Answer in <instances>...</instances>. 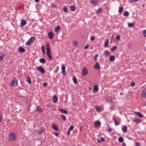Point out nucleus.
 <instances>
[{
    "mask_svg": "<svg viewBox=\"0 0 146 146\" xmlns=\"http://www.w3.org/2000/svg\"><path fill=\"white\" fill-rule=\"evenodd\" d=\"M16 139L15 134L13 132H11L9 134V140L13 141Z\"/></svg>",
    "mask_w": 146,
    "mask_h": 146,
    "instance_id": "3",
    "label": "nucleus"
},
{
    "mask_svg": "<svg viewBox=\"0 0 146 146\" xmlns=\"http://www.w3.org/2000/svg\"><path fill=\"white\" fill-rule=\"evenodd\" d=\"M82 72L83 76H86L88 74V71L87 68L85 67H83L82 70Z\"/></svg>",
    "mask_w": 146,
    "mask_h": 146,
    "instance_id": "5",
    "label": "nucleus"
},
{
    "mask_svg": "<svg viewBox=\"0 0 146 146\" xmlns=\"http://www.w3.org/2000/svg\"><path fill=\"white\" fill-rule=\"evenodd\" d=\"M52 128L55 131H57L58 130V127L55 124H54L52 125Z\"/></svg>",
    "mask_w": 146,
    "mask_h": 146,
    "instance_id": "25",
    "label": "nucleus"
},
{
    "mask_svg": "<svg viewBox=\"0 0 146 146\" xmlns=\"http://www.w3.org/2000/svg\"><path fill=\"white\" fill-rule=\"evenodd\" d=\"M142 96L143 97H146V88H145L142 91Z\"/></svg>",
    "mask_w": 146,
    "mask_h": 146,
    "instance_id": "16",
    "label": "nucleus"
},
{
    "mask_svg": "<svg viewBox=\"0 0 146 146\" xmlns=\"http://www.w3.org/2000/svg\"><path fill=\"white\" fill-rule=\"evenodd\" d=\"M39 61L40 63L43 64L44 63L46 62V60L44 58L40 59Z\"/></svg>",
    "mask_w": 146,
    "mask_h": 146,
    "instance_id": "28",
    "label": "nucleus"
},
{
    "mask_svg": "<svg viewBox=\"0 0 146 146\" xmlns=\"http://www.w3.org/2000/svg\"><path fill=\"white\" fill-rule=\"evenodd\" d=\"M109 39L107 38L106 39L104 44V47H108V45L109 43Z\"/></svg>",
    "mask_w": 146,
    "mask_h": 146,
    "instance_id": "22",
    "label": "nucleus"
},
{
    "mask_svg": "<svg viewBox=\"0 0 146 146\" xmlns=\"http://www.w3.org/2000/svg\"><path fill=\"white\" fill-rule=\"evenodd\" d=\"M42 53L44 54H45V49L42 50Z\"/></svg>",
    "mask_w": 146,
    "mask_h": 146,
    "instance_id": "58",
    "label": "nucleus"
},
{
    "mask_svg": "<svg viewBox=\"0 0 146 146\" xmlns=\"http://www.w3.org/2000/svg\"><path fill=\"white\" fill-rule=\"evenodd\" d=\"M36 109L37 111L40 113L42 112L43 111L40 108L39 106H37Z\"/></svg>",
    "mask_w": 146,
    "mask_h": 146,
    "instance_id": "17",
    "label": "nucleus"
},
{
    "mask_svg": "<svg viewBox=\"0 0 146 146\" xmlns=\"http://www.w3.org/2000/svg\"><path fill=\"white\" fill-rule=\"evenodd\" d=\"M100 139L101 141H102L103 142H104L105 141L104 138L102 137H100Z\"/></svg>",
    "mask_w": 146,
    "mask_h": 146,
    "instance_id": "46",
    "label": "nucleus"
},
{
    "mask_svg": "<svg viewBox=\"0 0 146 146\" xmlns=\"http://www.w3.org/2000/svg\"><path fill=\"white\" fill-rule=\"evenodd\" d=\"M4 57V56H3V55L2 56H0V60H2L3 59Z\"/></svg>",
    "mask_w": 146,
    "mask_h": 146,
    "instance_id": "49",
    "label": "nucleus"
},
{
    "mask_svg": "<svg viewBox=\"0 0 146 146\" xmlns=\"http://www.w3.org/2000/svg\"><path fill=\"white\" fill-rule=\"evenodd\" d=\"M113 120L115 124L117 125H118L119 124L118 121L117 120H116L115 119H113Z\"/></svg>",
    "mask_w": 146,
    "mask_h": 146,
    "instance_id": "40",
    "label": "nucleus"
},
{
    "mask_svg": "<svg viewBox=\"0 0 146 146\" xmlns=\"http://www.w3.org/2000/svg\"><path fill=\"white\" fill-rule=\"evenodd\" d=\"M102 10V9L101 8L99 9L97 11L96 13H99Z\"/></svg>",
    "mask_w": 146,
    "mask_h": 146,
    "instance_id": "50",
    "label": "nucleus"
},
{
    "mask_svg": "<svg viewBox=\"0 0 146 146\" xmlns=\"http://www.w3.org/2000/svg\"><path fill=\"white\" fill-rule=\"evenodd\" d=\"M44 129V128L43 127H40V129L38 131V132L39 133H41Z\"/></svg>",
    "mask_w": 146,
    "mask_h": 146,
    "instance_id": "23",
    "label": "nucleus"
},
{
    "mask_svg": "<svg viewBox=\"0 0 146 146\" xmlns=\"http://www.w3.org/2000/svg\"><path fill=\"white\" fill-rule=\"evenodd\" d=\"M134 25V23H128V26L130 27H132Z\"/></svg>",
    "mask_w": 146,
    "mask_h": 146,
    "instance_id": "30",
    "label": "nucleus"
},
{
    "mask_svg": "<svg viewBox=\"0 0 146 146\" xmlns=\"http://www.w3.org/2000/svg\"><path fill=\"white\" fill-rule=\"evenodd\" d=\"M95 108L97 111L99 112H101L102 111V109L101 108L98 106H96Z\"/></svg>",
    "mask_w": 146,
    "mask_h": 146,
    "instance_id": "29",
    "label": "nucleus"
},
{
    "mask_svg": "<svg viewBox=\"0 0 146 146\" xmlns=\"http://www.w3.org/2000/svg\"><path fill=\"white\" fill-rule=\"evenodd\" d=\"M61 118L62 119V120L65 121L66 120V119L65 116L63 115H60Z\"/></svg>",
    "mask_w": 146,
    "mask_h": 146,
    "instance_id": "36",
    "label": "nucleus"
},
{
    "mask_svg": "<svg viewBox=\"0 0 146 146\" xmlns=\"http://www.w3.org/2000/svg\"><path fill=\"white\" fill-rule=\"evenodd\" d=\"M72 79L74 82L75 84H77L78 83V81L76 78L74 76L73 77Z\"/></svg>",
    "mask_w": 146,
    "mask_h": 146,
    "instance_id": "27",
    "label": "nucleus"
},
{
    "mask_svg": "<svg viewBox=\"0 0 146 146\" xmlns=\"http://www.w3.org/2000/svg\"><path fill=\"white\" fill-rule=\"evenodd\" d=\"M123 141L124 139L122 137H120L119 138L118 141L120 143H122L123 142Z\"/></svg>",
    "mask_w": 146,
    "mask_h": 146,
    "instance_id": "31",
    "label": "nucleus"
},
{
    "mask_svg": "<svg viewBox=\"0 0 146 146\" xmlns=\"http://www.w3.org/2000/svg\"><path fill=\"white\" fill-rule=\"evenodd\" d=\"M37 70L42 74H44L45 72V71L43 67L41 66H39L36 68Z\"/></svg>",
    "mask_w": 146,
    "mask_h": 146,
    "instance_id": "6",
    "label": "nucleus"
},
{
    "mask_svg": "<svg viewBox=\"0 0 146 146\" xmlns=\"http://www.w3.org/2000/svg\"><path fill=\"white\" fill-rule=\"evenodd\" d=\"M98 86L97 85H95L93 87V90L94 92H96L98 90Z\"/></svg>",
    "mask_w": 146,
    "mask_h": 146,
    "instance_id": "15",
    "label": "nucleus"
},
{
    "mask_svg": "<svg viewBox=\"0 0 146 146\" xmlns=\"http://www.w3.org/2000/svg\"><path fill=\"white\" fill-rule=\"evenodd\" d=\"M117 48L116 46H113L111 48L110 50L112 52H113L116 50Z\"/></svg>",
    "mask_w": 146,
    "mask_h": 146,
    "instance_id": "26",
    "label": "nucleus"
},
{
    "mask_svg": "<svg viewBox=\"0 0 146 146\" xmlns=\"http://www.w3.org/2000/svg\"><path fill=\"white\" fill-rule=\"evenodd\" d=\"M70 130H68L67 131L66 133V134L67 135H70Z\"/></svg>",
    "mask_w": 146,
    "mask_h": 146,
    "instance_id": "51",
    "label": "nucleus"
},
{
    "mask_svg": "<svg viewBox=\"0 0 146 146\" xmlns=\"http://www.w3.org/2000/svg\"><path fill=\"white\" fill-rule=\"evenodd\" d=\"M97 141L98 142H99V143H101V140L100 141V140L99 139H97Z\"/></svg>",
    "mask_w": 146,
    "mask_h": 146,
    "instance_id": "61",
    "label": "nucleus"
},
{
    "mask_svg": "<svg viewBox=\"0 0 146 146\" xmlns=\"http://www.w3.org/2000/svg\"><path fill=\"white\" fill-rule=\"evenodd\" d=\"M48 37H49V38L50 39H52V38L54 36L53 33L52 32H49L48 33Z\"/></svg>",
    "mask_w": 146,
    "mask_h": 146,
    "instance_id": "13",
    "label": "nucleus"
},
{
    "mask_svg": "<svg viewBox=\"0 0 146 146\" xmlns=\"http://www.w3.org/2000/svg\"><path fill=\"white\" fill-rule=\"evenodd\" d=\"M122 130L123 132H126L127 131V127H126V126H124L122 128Z\"/></svg>",
    "mask_w": 146,
    "mask_h": 146,
    "instance_id": "32",
    "label": "nucleus"
},
{
    "mask_svg": "<svg viewBox=\"0 0 146 146\" xmlns=\"http://www.w3.org/2000/svg\"><path fill=\"white\" fill-rule=\"evenodd\" d=\"M73 44L74 46L77 47L78 45V42L76 41H74L73 42Z\"/></svg>",
    "mask_w": 146,
    "mask_h": 146,
    "instance_id": "34",
    "label": "nucleus"
},
{
    "mask_svg": "<svg viewBox=\"0 0 146 146\" xmlns=\"http://www.w3.org/2000/svg\"><path fill=\"white\" fill-rule=\"evenodd\" d=\"M62 74L64 76L66 75V67L63 64H62Z\"/></svg>",
    "mask_w": 146,
    "mask_h": 146,
    "instance_id": "8",
    "label": "nucleus"
},
{
    "mask_svg": "<svg viewBox=\"0 0 146 146\" xmlns=\"http://www.w3.org/2000/svg\"><path fill=\"white\" fill-rule=\"evenodd\" d=\"M132 1H138L139 0H132Z\"/></svg>",
    "mask_w": 146,
    "mask_h": 146,
    "instance_id": "63",
    "label": "nucleus"
},
{
    "mask_svg": "<svg viewBox=\"0 0 146 146\" xmlns=\"http://www.w3.org/2000/svg\"><path fill=\"white\" fill-rule=\"evenodd\" d=\"M35 39L34 36H31L29 39L26 42L25 44L27 46H29L30 45L31 43L33 42Z\"/></svg>",
    "mask_w": 146,
    "mask_h": 146,
    "instance_id": "4",
    "label": "nucleus"
},
{
    "mask_svg": "<svg viewBox=\"0 0 146 146\" xmlns=\"http://www.w3.org/2000/svg\"><path fill=\"white\" fill-rule=\"evenodd\" d=\"M45 47L46 51V54L47 56L50 59H52V57L50 53V46L48 43L45 46Z\"/></svg>",
    "mask_w": 146,
    "mask_h": 146,
    "instance_id": "1",
    "label": "nucleus"
},
{
    "mask_svg": "<svg viewBox=\"0 0 146 146\" xmlns=\"http://www.w3.org/2000/svg\"><path fill=\"white\" fill-rule=\"evenodd\" d=\"M74 126L73 125H71L70 127L69 128V129L68 130H72L74 128Z\"/></svg>",
    "mask_w": 146,
    "mask_h": 146,
    "instance_id": "43",
    "label": "nucleus"
},
{
    "mask_svg": "<svg viewBox=\"0 0 146 146\" xmlns=\"http://www.w3.org/2000/svg\"><path fill=\"white\" fill-rule=\"evenodd\" d=\"M18 84L17 80L15 77H13L12 82L10 83V86L11 87L13 86H17Z\"/></svg>",
    "mask_w": 146,
    "mask_h": 146,
    "instance_id": "2",
    "label": "nucleus"
},
{
    "mask_svg": "<svg viewBox=\"0 0 146 146\" xmlns=\"http://www.w3.org/2000/svg\"><path fill=\"white\" fill-rule=\"evenodd\" d=\"M47 83L46 82H44V83L43 84V86H44V87H45L47 85Z\"/></svg>",
    "mask_w": 146,
    "mask_h": 146,
    "instance_id": "55",
    "label": "nucleus"
},
{
    "mask_svg": "<svg viewBox=\"0 0 146 146\" xmlns=\"http://www.w3.org/2000/svg\"><path fill=\"white\" fill-rule=\"evenodd\" d=\"M143 34L144 37H146V30H145L143 31Z\"/></svg>",
    "mask_w": 146,
    "mask_h": 146,
    "instance_id": "42",
    "label": "nucleus"
},
{
    "mask_svg": "<svg viewBox=\"0 0 146 146\" xmlns=\"http://www.w3.org/2000/svg\"><path fill=\"white\" fill-rule=\"evenodd\" d=\"M104 53L107 56L110 55V53L109 52L108 50H105L104 52Z\"/></svg>",
    "mask_w": 146,
    "mask_h": 146,
    "instance_id": "38",
    "label": "nucleus"
},
{
    "mask_svg": "<svg viewBox=\"0 0 146 146\" xmlns=\"http://www.w3.org/2000/svg\"><path fill=\"white\" fill-rule=\"evenodd\" d=\"M26 24V21L24 19H22L21 21V25L22 26H25Z\"/></svg>",
    "mask_w": 146,
    "mask_h": 146,
    "instance_id": "19",
    "label": "nucleus"
},
{
    "mask_svg": "<svg viewBox=\"0 0 146 146\" xmlns=\"http://www.w3.org/2000/svg\"><path fill=\"white\" fill-rule=\"evenodd\" d=\"M123 10V8L122 7L120 6L119 7V12L120 13H122Z\"/></svg>",
    "mask_w": 146,
    "mask_h": 146,
    "instance_id": "35",
    "label": "nucleus"
},
{
    "mask_svg": "<svg viewBox=\"0 0 146 146\" xmlns=\"http://www.w3.org/2000/svg\"><path fill=\"white\" fill-rule=\"evenodd\" d=\"M18 51L21 53H23L25 51V49L22 47H20L18 49Z\"/></svg>",
    "mask_w": 146,
    "mask_h": 146,
    "instance_id": "11",
    "label": "nucleus"
},
{
    "mask_svg": "<svg viewBox=\"0 0 146 146\" xmlns=\"http://www.w3.org/2000/svg\"><path fill=\"white\" fill-rule=\"evenodd\" d=\"M41 49L42 50L44 49V45H42V46L41 47Z\"/></svg>",
    "mask_w": 146,
    "mask_h": 146,
    "instance_id": "52",
    "label": "nucleus"
},
{
    "mask_svg": "<svg viewBox=\"0 0 146 146\" xmlns=\"http://www.w3.org/2000/svg\"><path fill=\"white\" fill-rule=\"evenodd\" d=\"M60 27L59 25H58L54 29V31L56 33H58L59 32V30L60 29Z\"/></svg>",
    "mask_w": 146,
    "mask_h": 146,
    "instance_id": "14",
    "label": "nucleus"
},
{
    "mask_svg": "<svg viewBox=\"0 0 146 146\" xmlns=\"http://www.w3.org/2000/svg\"><path fill=\"white\" fill-rule=\"evenodd\" d=\"M135 84L134 82H133L131 83V86H134Z\"/></svg>",
    "mask_w": 146,
    "mask_h": 146,
    "instance_id": "53",
    "label": "nucleus"
},
{
    "mask_svg": "<svg viewBox=\"0 0 146 146\" xmlns=\"http://www.w3.org/2000/svg\"><path fill=\"white\" fill-rule=\"evenodd\" d=\"M108 131L109 132H110L111 131V129L110 128H108Z\"/></svg>",
    "mask_w": 146,
    "mask_h": 146,
    "instance_id": "57",
    "label": "nucleus"
},
{
    "mask_svg": "<svg viewBox=\"0 0 146 146\" xmlns=\"http://www.w3.org/2000/svg\"><path fill=\"white\" fill-rule=\"evenodd\" d=\"M140 121V120L139 119L135 118L134 120L133 121L137 123H139Z\"/></svg>",
    "mask_w": 146,
    "mask_h": 146,
    "instance_id": "39",
    "label": "nucleus"
},
{
    "mask_svg": "<svg viewBox=\"0 0 146 146\" xmlns=\"http://www.w3.org/2000/svg\"><path fill=\"white\" fill-rule=\"evenodd\" d=\"M115 59V57L114 55H111L109 57V60L111 61H113Z\"/></svg>",
    "mask_w": 146,
    "mask_h": 146,
    "instance_id": "20",
    "label": "nucleus"
},
{
    "mask_svg": "<svg viewBox=\"0 0 146 146\" xmlns=\"http://www.w3.org/2000/svg\"><path fill=\"white\" fill-rule=\"evenodd\" d=\"M63 10L65 12H67L68 11V10L66 7H63Z\"/></svg>",
    "mask_w": 146,
    "mask_h": 146,
    "instance_id": "41",
    "label": "nucleus"
},
{
    "mask_svg": "<svg viewBox=\"0 0 146 146\" xmlns=\"http://www.w3.org/2000/svg\"><path fill=\"white\" fill-rule=\"evenodd\" d=\"M26 81L27 82H28L30 84H31L32 82L31 79L29 76L27 77Z\"/></svg>",
    "mask_w": 146,
    "mask_h": 146,
    "instance_id": "21",
    "label": "nucleus"
},
{
    "mask_svg": "<svg viewBox=\"0 0 146 146\" xmlns=\"http://www.w3.org/2000/svg\"><path fill=\"white\" fill-rule=\"evenodd\" d=\"M50 106V105H49V104H47V107H49V106Z\"/></svg>",
    "mask_w": 146,
    "mask_h": 146,
    "instance_id": "64",
    "label": "nucleus"
},
{
    "mask_svg": "<svg viewBox=\"0 0 146 146\" xmlns=\"http://www.w3.org/2000/svg\"><path fill=\"white\" fill-rule=\"evenodd\" d=\"M135 113L140 118H142L143 117V115L141 113L139 112H135Z\"/></svg>",
    "mask_w": 146,
    "mask_h": 146,
    "instance_id": "24",
    "label": "nucleus"
},
{
    "mask_svg": "<svg viewBox=\"0 0 146 146\" xmlns=\"http://www.w3.org/2000/svg\"><path fill=\"white\" fill-rule=\"evenodd\" d=\"M116 38L119 40L120 39V36L119 35H117L116 36Z\"/></svg>",
    "mask_w": 146,
    "mask_h": 146,
    "instance_id": "47",
    "label": "nucleus"
},
{
    "mask_svg": "<svg viewBox=\"0 0 146 146\" xmlns=\"http://www.w3.org/2000/svg\"><path fill=\"white\" fill-rule=\"evenodd\" d=\"M123 15L125 16H127L129 15V13L127 11H125L123 13Z\"/></svg>",
    "mask_w": 146,
    "mask_h": 146,
    "instance_id": "37",
    "label": "nucleus"
},
{
    "mask_svg": "<svg viewBox=\"0 0 146 146\" xmlns=\"http://www.w3.org/2000/svg\"><path fill=\"white\" fill-rule=\"evenodd\" d=\"M98 56V54H96L95 55L94 59L95 61H96L97 60V57Z\"/></svg>",
    "mask_w": 146,
    "mask_h": 146,
    "instance_id": "44",
    "label": "nucleus"
},
{
    "mask_svg": "<svg viewBox=\"0 0 146 146\" xmlns=\"http://www.w3.org/2000/svg\"><path fill=\"white\" fill-rule=\"evenodd\" d=\"M35 2L38 3L39 1V0H34Z\"/></svg>",
    "mask_w": 146,
    "mask_h": 146,
    "instance_id": "59",
    "label": "nucleus"
},
{
    "mask_svg": "<svg viewBox=\"0 0 146 146\" xmlns=\"http://www.w3.org/2000/svg\"><path fill=\"white\" fill-rule=\"evenodd\" d=\"M95 39V37L94 36H92L90 38V40L92 41H93Z\"/></svg>",
    "mask_w": 146,
    "mask_h": 146,
    "instance_id": "48",
    "label": "nucleus"
},
{
    "mask_svg": "<svg viewBox=\"0 0 146 146\" xmlns=\"http://www.w3.org/2000/svg\"><path fill=\"white\" fill-rule=\"evenodd\" d=\"M122 146H126L125 143H123L122 144Z\"/></svg>",
    "mask_w": 146,
    "mask_h": 146,
    "instance_id": "60",
    "label": "nucleus"
},
{
    "mask_svg": "<svg viewBox=\"0 0 146 146\" xmlns=\"http://www.w3.org/2000/svg\"><path fill=\"white\" fill-rule=\"evenodd\" d=\"M58 110L62 113L67 114L68 113L67 111L63 109L58 108Z\"/></svg>",
    "mask_w": 146,
    "mask_h": 146,
    "instance_id": "9",
    "label": "nucleus"
},
{
    "mask_svg": "<svg viewBox=\"0 0 146 146\" xmlns=\"http://www.w3.org/2000/svg\"><path fill=\"white\" fill-rule=\"evenodd\" d=\"M100 122L99 121H97L95 122L94 123V126L95 127H98V126H99L100 125Z\"/></svg>",
    "mask_w": 146,
    "mask_h": 146,
    "instance_id": "18",
    "label": "nucleus"
},
{
    "mask_svg": "<svg viewBox=\"0 0 146 146\" xmlns=\"http://www.w3.org/2000/svg\"><path fill=\"white\" fill-rule=\"evenodd\" d=\"M89 47V46L88 45H86L84 48V49H87L88 48V47Z\"/></svg>",
    "mask_w": 146,
    "mask_h": 146,
    "instance_id": "54",
    "label": "nucleus"
},
{
    "mask_svg": "<svg viewBox=\"0 0 146 146\" xmlns=\"http://www.w3.org/2000/svg\"><path fill=\"white\" fill-rule=\"evenodd\" d=\"M94 68L95 69L98 70H100V66L98 62H97L94 66Z\"/></svg>",
    "mask_w": 146,
    "mask_h": 146,
    "instance_id": "10",
    "label": "nucleus"
},
{
    "mask_svg": "<svg viewBox=\"0 0 146 146\" xmlns=\"http://www.w3.org/2000/svg\"><path fill=\"white\" fill-rule=\"evenodd\" d=\"M2 120V117L1 115H0V122Z\"/></svg>",
    "mask_w": 146,
    "mask_h": 146,
    "instance_id": "62",
    "label": "nucleus"
},
{
    "mask_svg": "<svg viewBox=\"0 0 146 146\" xmlns=\"http://www.w3.org/2000/svg\"><path fill=\"white\" fill-rule=\"evenodd\" d=\"M53 133L56 137L58 136V133L56 132H53Z\"/></svg>",
    "mask_w": 146,
    "mask_h": 146,
    "instance_id": "45",
    "label": "nucleus"
},
{
    "mask_svg": "<svg viewBox=\"0 0 146 146\" xmlns=\"http://www.w3.org/2000/svg\"><path fill=\"white\" fill-rule=\"evenodd\" d=\"M70 9L72 11H74L76 9L75 7L73 5L71 6L70 7Z\"/></svg>",
    "mask_w": 146,
    "mask_h": 146,
    "instance_id": "33",
    "label": "nucleus"
},
{
    "mask_svg": "<svg viewBox=\"0 0 146 146\" xmlns=\"http://www.w3.org/2000/svg\"><path fill=\"white\" fill-rule=\"evenodd\" d=\"M135 144L136 146H139L140 145V143H136Z\"/></svg>",
    "mask_w": 146,
    "mask_h": 146,
    "instance_id": "56",
    "label": "nucleus"
},
{
    "mask_svg": "<svg viewBox=\"0 0 146 146\" xmlns=\"http://www.w3.org/2000/svg\"><path fill=\"white\" fill-rule=\"evenodd\" d=\"M99 1L97 0H91L90 1V2L94 6H96L98 4Z\"/></svg>",
    "mask_w": 146,
    "mask_h": 146,
    "instance_id": "7",
    "label": "nucleus"
},
{
    "mask_svg": "<svg viewBox=\"0 0 146 146\" xmlns=\"http://www.w3.org/2000/svg\"><path fill=\"white\" fill-rule=\"evenodd\" d=\"M58 100V98L56 95H54L53 98V102L54 103H56Z\"/></svg>",
    "mask_w": 146,
    "mask_h": 146,
    "instance_id": "12",
    "label": "nucleus"
}]
</instances>
